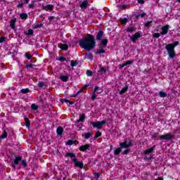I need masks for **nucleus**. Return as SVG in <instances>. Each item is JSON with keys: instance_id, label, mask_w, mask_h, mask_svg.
Wrapping results in <instances>:
<instances>
[{"instance_id": "nucleus-1", "label": "nucleus", "mask_w": 180, "mask_h": 180, "mask_svg": "<svg viewBox=\"0 0 180 180\" xmlns=\"http://www.w3.org/2000/svg\"><path fill=\"white\" fill-rule=\"evenodd\" d=\"M95 37L94 36L89 34L86 37L79 41V45L82 49H84L89 51L92 49H95Z\"/></svg>"}, {"instance_id": "nucleus-2", "label": "nucleus", "mask_w": 180, "mask_h": 180, "mask_svg": "<svg viewBox=\"0 0 180 180\" xmlns=\"http://www.w3.org/2000/svg\"><path fill=\"white\" fill-rule=\"evenodd\" d=\"M166 50L169 58H175V48L172 46V44H169L166 46Z\"/></svg>"}, {"instance_id": "nucleus-3", "label": "nucleus", "mask_w": 180, "mask_h": 180, "mask_svg": "<svg viewBox=\"0 0 180 180\" xmlns=\"http://www.w3.org/2000/svg\"><path fill=\"white\" fill-rule=\"evenodd\" d=\"M106 124V121H98L96 122H91V124L93 125V127H96V129H98L99 130H101V129H102V125L103 124Z\"/></svg>"}, {"instance_id": "nucleus-4", "label": "nucleus", "mask_w": 180, "mask_h": 180, "mask_svg": "<svg viewBox=\"0 0 180 180\" xmlns=\"http://www.w3.org/2000/svg\"><path fill=\"white\" fill-rule=\"evenodd\" d=\"M161 140H165V141H169L174 139V135L172 134H167L165 135H161L159 136Z\"/></svg>"}, {"instance_id": "nucleus-5", "label": "nucleus", "mask_w": 180, "mask_h": 180, "mask_svg": "<svg viewBox=\"0 0 180 180\" xmlns=\"http://www.w3.org/2000/svg\"><path fill=\"white\" fill-rule=\"evenodd\" d=\"M121 146V148H129V147H131L133 146V143L131 141L127 142V141H125L120 144Z\"/></svg>"}, {"instance_id": "nucleus-6", "label": "nucleus", "mask_w": 180, "mask_h": 180, "mask_svg": "<svg viewBox=\"0 0 180 180\" xmlns=\"http://www.w3.org/2000/svg\"><path fill=\"white\" fill-rule=\"evenodd\" d=\"M139 37H141V32H136L135 34L131 37V40L133 43H136V41L137 39H139Z\"/></svg>"}, {"instance_id": "nucleus-7", "label": "nucleus", "mask_w": 180, "mask_h": 180, "mask_svg": "<svg viewBox=\"0 0 180 180\" xmlns=\"http://www.w3.org/2000/svg\"><path fill=\"white\" fill-rule=\"evenodd\" d=\"M169 29V25H166L163 27H162V32L160 33V34H162V36L167 34V33H168V30Z\"/></svg>"}, {"instance_id": "nucleus-8", "label": "nucleus", "mask_w": 180, "mask_h": 180, "mask_svg": "<svg viewBox=\"0 0 180 180\" xmlns=\"http://www.w3.org/2000/svg\"><path fill=\"white\" fill-rule=\"evenodd\" d=\"M20 161H22V157H20V156L16 157L14 159V163L12 164L13 168H16L15 165H18V164H19V162H20Z\"/></svg>"}, {"instance_id": "nucleus-9", "label": "nucleus", "mask_w": 180, "mask_h": 180, "mask_svg": "<svg viewBox=\"0 0 180 180\" xmlns=\"http://www.w3.org/2000/svg\"><path fill=\"white\" fill-rule=\"evenodd\" d=\"M91 147V144H86L80 146L79 148V151H86V150H89V148Z\"/></svg>"}, {"instance_id": "nucleus-10", "label": "nucleus", "mask_w": 180, "mask_h": 180, "mask_svg": "<svg viewBox=\"0 0 180 180\" xmlns=\"http://www.w3.org/2000/svg\"><path fill=\"white\" fill-rule=\"evenodd\" d=\"M73 162H75V165L76 167H78L80 169L84 168V163H82V162L77 161L76 159L75 160L73 161Z\"/></svg>"}, {"instance_id": "nucleus-11", "label": "nucleus", "mask_w": 180, "mask_h": 180, "mask_svg": "<svg viewBox=\"0 0 180 180\" xmlns=\"http://www.w3.org/2000/svg\"><path fill=\"white\" fill-rule=\"evenodd\" d=\"M15 25H16V18H14L10 22V27H11L13 30H16V27H15Z\"/></svg>"}, {"instance_id": "nucleus-12", "label": "nucleus", "mask_w": 180, "mask_h": 180, "mask_svg": "<svg viewBox=\"0 0 180 180\" xmlns=\"http://www.w3.org/2000/svg\"><path fill=\"white\" fill-rule=\"evenodd\" d=\"M66 157H70V158H72V161H75L77 160V158L75 157V154L72 153H68L65 155Z\"/></svg>"}, {"instance_id": "nucleus-13", "label": "nucleus", "mask_w": 180, "mask_h": 180, "mask_svg": "<svg viewBox=\"0 0 180 180\" xmlns=\"http://www.w3.org/2000/svg\"><path fill=\"white\" fill-rule=\"evenodd\" d=\"M54 6L53 4H49L44 7V11H53Z\"/></svg>"}, {"instance_id": "nucleus-14", "label": "nucleus", "mask_w": 180, "mask_h": 180, "mask_svg": "<svg viewBox=\"0 0 180 180\" xmlns=\"http://www.w3.org/2000/svg\"><path fill=\"white\" fill-rule=\"evenodd\" d=\"M102 37H103V32L99 31L96 36V40H101Z\"/></svg>"}, {"instance_id": "nucleus-15", "label": "nucleus", "mask_w": 180, "mask_h": 180, "mask_svg": "<svg viewBox=\"0 0 180 180\" xmlns=\"http://www.w3.org/2000/svg\"><path fill=\"white\" fill-rule=\"evenodd\" d=\"M86 6H88V1H84L80 4V8H82V9H85Z\"/></svg>"}, {"instance_id": "nucleus-16", "label": "nucleus", "mask_w": 180, "mask_h": 180, "mask_svg": "<svg viewBox=\"0 0 180 180\" xmlns=\"http://www.w3.org/2000/svg\"><path fill=\"white\" fill-rule=\"evenodd\" d=\"M59 49H61L62 50L67 51L68 50V45L66 44H62L59 46Z\"/></svg>"}, {"instance_id": "nucleus-17", "label": "nucleus", "mask_w": 180, "mask_h": 180, "mask_svg": "<svg viewBox=\"0 0 180 180\" xmlns=\"http://www.w3.org/2000/svg\"><path fill=\"white\" fill-rule=\"evenodd\" d=\"M63 131H64V129L61 127H58L56 129V133L58 134V136H61Z\"/></svg>"}, {"instance_id": "nucleus-18", "label": "nucleus", "mask_w": 180, "mask_h": 180, "mask_svg": "<svg viewBox=\"0 0 180 180\" xmlns=\"http://www.w3.org/2000/svg\"><path fill=\"white\" fill-rule=\"evenodd\" d=\"M130 64H133V62H131L130 60H127L124 63L120 65V68H123L126 67V65H130Z\"/></svg>"}, {"instance_id": "nucleus-19", "label": "nucleus", "mask_w": 180, "mask_h": 180, "mask_svg": "<svg viewBox=\"0 0 180 180\" xmlns=\"http://www.w3.org/2000/svg\"><path fill=\"white\" fill-rule=\"evenodd\" d=\"M106 71H108V68H106V67H100L99 68V72H101V74H105V72H106Z\"/></svg>"}, {"instance_id": "nucleus-20", "label": "nucleus", "mask_w": 180, "mask_h": 180, "mask_svg": "<svg viewBox=\"0 0 180 180\" xmlns=\"http://www.w3.org/2000/svg\"><path fill=\"white\" fill-rule=\"evenodd\" d=\"M84 120H85V114L82 113L77 120V122L79 123V122H84Z\"/></svg>"}, {"instance_id": "nucleus-21", "label": "nucleus", "mask_w": 180, "mask_h": 180, "mask_svg": "<svg viewBox=\"0 0 180 180\" xmlns=\"http://www.w3.org/2000/svg\"><path fill=\"white\" fill-rule=\"evenodd\" d=\"M96 92L97 94H102L103 92V90L100 89L98 86H96L94 88V93Z\"/></svg>"}, {"instance_id": "nucleus-22", "label": "nucleus", "mask_w": 180, "mask_h": 180, "mask_svg": "<svg viewBox=\"0 0 180 180\" xmlns=\"http://www.w3.org/2000/svg\"><path fill=\"white\" fill-rule=\"evenodd\" d=\"M127 89H129L128 86H126L125 87L122 88V89L120 91V95H123V94L127 91Z\"/></svg>"}, {"instance_id": "nucleus-23", "label": "nucleus", "mask_w": 180, "mask_h": 180, "mask_svg": "<svg viewBox=\"0 0 180 180\" xmlns=\"http://www.w3.org/2000/svg\"><path fill=\"white\" fill-rule=\"evenodd\" d=\"M154 151V147L150 148L148 150L144 151V154L147 155V154H150V153Z\"/></svg>"}, {"instance_id": "nucleus-24", "label": "nucleus", "mask_w": 180, "mask_h": 180, "mask_svg": "<svg viewBox=\"0 0 180 180\" xmlns=\"http://www.w3.org/2000/svg\"><path fill=\"white\" fill-rule=\"evenodd\" d=\"M92 133H86V134H83L82 136V137H84V139H89V137H91L92 136Z\"/></svg>"}, {"instance_id": "nucleus-25", "label": "nucleus", "mask_w": 180, "mask_h": 180, "mask_svg": "<svg viewBox=\"0 0 180 180\" xmlns=\"http://www.w3.org/2000/svg\"><path fill=\"white\" fill-rule=\"evenodd\" d=\"M120 153H122V148H120L115 149L114 151L115 155H119L120 154Z\"/></svg>"}, {"instance_id": "nucleus-26", "label": "nucleus", "mask_w": 180, "mask_h": 180, "mask_svg": "<svg viewBox=\"0 0 180 180\" xmlns=\"http://www.w3.org/2000/svg\"><path fill=\"white\" fill-rule=\"evenodd\" d=\"M20 19L25 20L27 18V14L26 13H22L20 14Z\"/></svg>"}, {"instance_id": "nucleus-27", "label": "nucleus", "mask_w": 180, "mask_h": 180, "mask_svg": "<svg viewBox=\"0 0 180 180\" xmlns=\"http://www.w3.org/2000/svg\"><path fill=\"white\" fill-rule=\"evenodd\" d=\"M60 79L63 82H67V81H68V76H66V75L60 76Z\"/></svg>"}, {"instance_id": "nucleus-28", "label": "nucleus", "mask_w": 180, "mask_h": 180, "mask_svg": "<svg viewBox=\"0 0 180 180\" xmlns=\"http://www.w3.org/2000/svg\"><path fill=\"white\" fill-rule=\"evenodd\" d=\"M33 33H34L33 30L29 29V30H27V32H25V34H26L27 36H32V34H33Z\"/></svg>"}, {"instance_id": "nucleus-29", "label": "nucleus", "mask_w": 180, "mask_h": 180, "mask_svg": "<svg viewBox=\"0 0 180 180\" xmlns=\"http://www.w3.org/2000/svg\"><path fill=\"white\" fill-rule=\"evenodd\" d=\"M36 6V4H34V1H32L31 4L28 5V7L30 9H34V7Z\"/></svg>"}, {"instance_id": "nucleus-30", "label": "nucleus", "mask_w": 180, "mask_h": 180, "mask_svg": "<svg viewBox=\"0 0 180 180\" xmlns=\"http://www.w3.org/2000/svg\"><path fill=\"white\" fill-rule=\"evenodd\" d=\"M31 108L32 109V110H37V109H39V105H36L35 103H33L31 105Z\"/></svg>"}, {"instance_id": "nucleus-31", "label": "nucleus", "mask_w": 180, "mask_h": 180, "mask_svg": "<svg viewBox=\"0 0 180 180\" xmlns=\"http://www.w3.org/2000/svg\"><path fill=\"white\" fill-rule=\"evenodd\" d=\"M159 95H160V98H166L167 93H165L164 91H160Z\"/></svg>"}, {"instance_id": "nucleus-32", "label": "nucleus", "mask_w": 180, "mask_h": 180, "mask_svg": "<svg viewBox=\"0 0 180 180\" xmlns=\"http://www.w3.org/2000/svg\"><path fill=\"white\" fill-rule=\"evenodd\" d=\"M25 122V125L27 127H29V126H30V121L29 120V119H27V117H25L24 119Z\"/></svg>"}, {"instance_id": "nucleus-33", "label": "nucleus", "mask_w": 180, "mask_h": 180, "mask_svg": "<svg viewBox=\"0 0 180 180\" xmlns=\"http://www.w3.org/2000/svg\"><path fill=\"white\" fill-rule=\"evenodd\" d=\"M82 91H83L82 89H80V90H79V91L76 93V94L72 95L71 97H72V98H75V97L78 96V95H79V94H82Z\"/></svg>"}, {"instance_id": "nucleus-34", "label": "nucleus", "mask_w": 180, "mask_h": 180, "mask_svg": "<svg viewBox=\"0 0 180 180\" xmlns=\"http://www.w3.org/2000/svg\"><path fill=\"white\" fill-rule=\"evenodd\" d=\"M102 136V133H101L99 131H97L96 132V135L94 136V139H98V137H101Z\"/></svg>"}, {"instance_id": "nucleus-35", "label": "nucleus", "mask_w": 180, "mask_h": 180, "mask_svg": "<svg viewBox=\"0 0 180 180\" xmlns=\"http://www.w3.org/2000/svg\"><path fill=\"white\" fill-rule=\"evenodd\" d=\"M105 53V49H99L97 50L96 54H103Z\"/></svg>"}, {"instance_id": "nucleus-36", "label": "nucleus", "mask_w": 180, "mask_h": 180, "mask_svg": "<svg viewBox=\"0 0 180 180\" xmlns=\"http://www.w3.org/2000/svg\"><path fill=\"white\" fill-rule=\"evenodd\" d=\"M8 137V133L6 131H3V134L1 135V139H6Z\"/></svg>"}, {"instance_id": "nucleus-37", "label": "nucleus", "mask_w": 180, "mask_h": 180, "mask_svg": "<svg viewBox=\"0 0 180 180\" xmlns=\"http://www.w3.org/2000/svg\"><path fill=\"white\" fill-rule=\"evenodd\" d=\"M86 58H88V60H92L94 56H92V53H88L86 55Z\"/></svg>"}, {"instance_id": "nucleus-38", "label": "nucleus", "mask_w": 180, "mask_h": 180, "mask_svg": "<svg viewBox=\"0 0 180 180\" xmlns=\"http://www.w3.org/2000/svg\"><path fill=\"white\" fill-rule=\"evenodd\" d=\"M101 44H103L104 47H106V45L108 44V39H103L101 41Z\"/></svg>"}, {"instance_id": "nucleus-39", "label": "nucleus", "mask_w": 180, "mask_h": 180, "mask_svg": "<svg viewBox=\"0 0 180 180\" xmlns=\"http://www.w3.org/2000/svg\"><path fill=\"white\" fill-rule=\"evenodd\" d=\"M77 64L78 63L77 61H74V60L70 61L71 67H75Z\"/></svg>"}, {"instance_id": "nucleus-40", "label": "nucleus", "mask_w": 180, "mask_h": 180, "mask_svg": "<svg viewBox=\"0 0 180 180\" xmlns=\"http://www.w3.org/2000/svg\"><path fill=\"white\" fill-rule=\"evenodd\" d=\"M25 57H26V58H27V60H30V59H32V58L33 57V56L29 54V53H25Z\"/></svg>"}, {"instance_id": "nucleus-41", "label": "nucleus", "mask_w": 180, "mask_h": 180, "mask_svg": "<svg viewBox=\"0 0 180 180\" xmlns=\"http://www.w3.org/2000/svg\"><path fill=\"white\" fill-rule=\"evenodd\" d=\"M21 164L24 167V168H26L27 167V162H26V160H22Z\"/></svg>"}, {"instance_id": "nucleus-42", "label": "nucleus", "mask_w": 180, "mask_h": 180, "mask_svg": "<svg viewBox=\"0 0 180 180\" xmlns=\"http://www.w3.org/2000/svg\"><path fill=\"white\" fill-rule=\"evenodd\" d=\"M39 27H41V24L37 23L34 25V29H39Z\"/></svg>"}, {"instance_id": "nucleus-43", "label": "nucleus", "mask_w": 180, "mask_h": 180, "mask_svg": "<svg viewBox=\"0 0 180 180\" xmlns=\"http://www.w3.org/2000/svg\"><path fill=\"white\" fill-rule=\"evenodd\" d=\"M29 92V89H22L21 90V94H28Z\"/></svg>"}, {"instance_id": "nucleus-44", "label": "nucleus", "mask_w": 180, "mask_h": 180, "mask_svg": "<svg viewBox=\"0 0 180 180\" xmlns=\"http://www.w3.org/2000/svg\"><path fill=\"white\" fill-rule=\"evenodd\" d=\"M4 41H6V37H0V44L4 43Z\"/></svg>"}, {"instance_id": "nucleus-45", "label": "nucleus", "mask_w": 180, "mask_h": 180, "mask_svg": "<svg viewBox=\"0 0 180 180\" xmlns=\"http://www.w3.org/2000/svg\"><path fill=\"white\" fill-rule=\"evenodd\" d=\"M127 32H128L129 33H133V32H134V28L129 27L128 29H127Z\"/></svg>"}, {"instance_id": "nucleus-46", "label": "nucleus", "mask_w": 180, "mask_h": 180, "mask_svg": "<svg viewBox=\"0 0 180 180\" xmlns=\"http://www.w3.org/2000/svg\"><path fill=\"white\" fill-rule=\"evenodd\" d=\"M122 25H126L127 23V18H123L121 20Z\"/></svg>"}, {"instance_id": "nucleus-47", "label": "nucleus", "mask_w": 180, "mask_h": 180, "mask_svg": "<svg viewBox=\"0 0 180 180\" xmlns=\"http://www.w3.org/2000/svg\"><path fill=\"white\" fill-rule=\"evenodd\" d=\"M172 44L173 48L175 49V47H176V46H178V45L179 44V41H174V42L173 44Z\"/></svg>"}, {"instance_id": "nucleus-48", "label": "nucleus", "mask_w": 180, "mask_h": 180, "mask_svg": "<svg viewBox=\"0 0 180 180\" xmlns=\"http://www.w3.org/2000/svg\"><path fill=\"white\" fill-rule=\"evenodd\" d=\"M66 144H67L68 146H72V144H74V141H72V140H69V141L66 143Z\"/></svg>"}, {"instance_id": "nucleus-49", "label": "nucleus", "mask_w": 180, "mask_h": 180, "mask_svg": "<svg viewBox=\"0 0 180 180\" xmlns=\"http://www.w3.org/2000/svg\"><path fill=\"white\" fill-rule=\"evenodd\" d=\"M161 36V34L160 33H154L153 34V37H155V39H158V37H160Z\"/></svg>"}, {"instance_id": "nucleus-50", "label": "nucleus", "mask_w": 180, "mask_h": 180, "mask_svg": "<svg viewBox=\"0 0 180 180\" xmlns=\"http://www.w3.org/2000/svg\"><path fill=\"white\" fill-rule=\"evenodd\" d=\"M86 75H87V77H92V72L90 70H87Z\"/></svg>"}, {"instance_id": "nucleus-51", "label": "nucleus", "mask_w": 180, "mask_h": 180, "mask_svg": "<svg viewBox=\"0 0 180 180\" xmlns=\"http://www.w3.org/2000/svg\"><path fill=\"white\" fill-rule=\"evenodd\" d=\"M38 86H39V88H43V86H44V83L43 82H39L38 84Z\"/></svg>"}, {"instance_id": "nucleus-52", "label": "nucleus", "mask_w": 180, "mask_h": 180, "mask_svg": "<svg viewBox=\"0 0 180 180\" xmlns=\"http://www.w3.org/2000/svg\"><path fill=\"white\" fill-rule=\"evenodd\" d=\"M158 133H155L152 136L153 139H156V137H158Z\"/></svg>"}, {"instance_id": "nucleus-53", "label": "nucleus", "mask_w": 180, "mask_h": 180, "mask_svg": "<svg viewBox=\"0 0 180 180\" xmlns=\"http://www.w3.org/2000/svg\"><path fill=\"white\" fill-rule=\"evenodd\" d=\"M91 99H93V101H95V99H96V95L95 94V93H94V94L92 95Z\"/></svg>"}, {"instance_id": "nucleus-54", "label": "nucleus", "mask_w": 180, "mask_h": 180, "mask_svg": "<svg viewBox=\"0 0 180 180\" xmlns=\"http://www.w3.org/2000/svg\"><path fill=\"white\" fill-rule=\"evenodd\" d=\"M65 60H66L65 58H63V57H60L58 59L59 61H65Z\"/></svg>"}, {"instance_id": "nucleus-55", "label": "nucleus", "mask_w": 180, "mask_h": 180, "mask_svg": "<svg viewBox=\"0 0 180 180\" xmlns=\"http://www.w3.org/2000/svg\"><path fill=\"white\" fill-rule=\"evenodd\" d=\"M17 8H23V4H18V5H17Z\"/></svg>"}, {"instance_id": "nucleus-56", "label": "nucleus", "mask_w": 180, "mask_h": 180, "mask_svg": "<svg viewBox=\"0 0 180 180\" xmlns=\"http://www.w3.org/2000/svg\"><path fill=\"white\" fill-rule=\"evenodd\" d=\"M27 68H32V67H33V65L32 64H28L27 65Z\"/></svg>"}, {"instance_id": "nucleus-57", "label": "nucleus", "mask_w": 180, "mask_h": 180, "mask_svg": "<svg viewBox=\"0 0 180 180\" xmlns=\"http://www.w3.org/2000/svg\"><path fill=\"white\" fill-rule=\"evenodd\" d=\"M138 4H144V0H138Z\"/></svg>"}, {"instance_id": "nucleus-58", "label": "nucleus", "mask_w": 180, "mask_h": 180, "mask_svg": "<svg viewBox=\"0 0 180 180\" xmlns=\"http://www.w3.org/2000/svg\"><path fill=\"white\" fill-rule=\"evenodd\" d=\"M151 22H148L145 24V26H146V27H148V26H150Z\"/></svg>"}, {"instance_id": "nucleus-59", "label": "nucleus", "mask_w": 180, "mask_h": 180, "mask_svg": "<svg viewBox=\"0 0 180 180\" xmlns=\"http://www.w3.org/2000/svg\"><path fill=\"white\" fill-rule=\"evenodd\" d=\"M30 1V0H24V4H25V5H27V4H29Z\"/></svg>"}, {"instance_id": "nucleus-60", "label": "nucleus", "mask_w": 180, "mask_h": 180, "mask_svg": "<svg viewBox=\"0 0 180 180\" xmlns=\"http://www.w3.org/2000/svg\"><path fill=\"white\" fill-rule=\"evenodd\" d=\"M63 102H65V103H68L70 101L69 100H68V99H63Z\"/></svg>"}, {"instance_id": "nucleus-61", "label": "nucleus", "mask_w": 180, "mask_h": 180, "mask_svg": "<svg viewBox=\"0 0 180 180\" xmlns=\"http://www.w3.org/2000/svg\"><path fill=\"white\" fill-rule=\"evenodd\" d=\"M128 153H129V149H127L123 152L124 154H127Z\"/></svg>"}, {"instance_id": "nucleus-62", "label": "nucleus", "mask_w": 180, "mask_h": 180, "mask_svg": "<svg viewBox=\"0 0 180 180\" xmlns=\"http://www.w3.org/2000/svg\"><path fill=\"white\" fill-rule=\"evenodd\" d=\"M144 16H146V13H142L141 14V18H144Z\"/></svg>"}, {"instance_id": "nucleus-63", "label": "nucleus", "mask_w": 180, "mask_h": 180, "mask_svg": "<svg viewBox=\"0 0 180 180\" xmlns=\"http://www.w3.org/2000/svg\"><path fill=\"white\" fill-rule=\"evenodd\" d=\"M155 180H164V179L163 178H162V177H158V179H156Z\"/></svg>"}, {"instance_id": "nucleus-64", "label": "nucleus", "mask_w": 180, "mask_h": 180, "mask_svg": "<svg viewBox=\"0 0 180 180\" xmlns=\"http://www.w3.org/2000/svg\"><path fill=\"white\" fill-rule=\"evenodd\" d=\"M95 175H96V176L97 178H99V174H98V173H96Z\"/></svg>"}]
</instances>
